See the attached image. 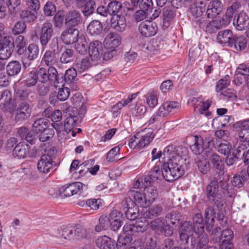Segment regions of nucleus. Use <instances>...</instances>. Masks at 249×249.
<instances>
[{
    "label": "nucleus",
    "mask_w": 249,
    "mask_h": 249,
    "mask_svg": "<svg viewBox=\"0 0 249 249\" xmlns=\"http://www.w3.org/2000/svg\"><path fill=\"white\" fill-rule=\"evenodd\" d=\"M185 167L184 160L177 156L170 161L164 162L161 168L162 177L168 182H173L184 174Z\"/></svg>",
    "instance_id": "1"
},
{
    "label": "nucleus",
    "mask_w": 249,
    "mask_h": 249,
    "mask_svg": "<svg viewBox=\"0 0 249 249\" xmlns=\"http://www.w3.org/2000/svg\"><path fill=\"white\" fill-rule=\"evenodd\" d=\"M194 231L193 223L190 221H185L181 223L179 230V238L184 248L194 249L196 246V239L192 236Z\"/></svg>",
    "instance_id": "2"
},
{
    "label": "nucleus",
    "mask_w": 249,
    "mask_h": 249,
    "mask_svg": "<svg viewBox=\"0 0 249 249\" xmlns=\"http://www.w3.org/2000/svg\"><path fill=\"white\" fill-rule=\"evenodd\" d=\"M36 79L41 83H46L48 81L54 86L59 84V75L56 69L53 67H50L48 69L40 68L35 71Z\"/></svg>",
    "instance_id": "3"
},
{
    "label": "nucleus",
    "mask_w": 249,
    "mask_h": 249,
    "mask_svg": "<svg viewBox=\"0 0 249 249\" xmlns=\"http://www.w3.org/2000/svg\"><path fill=\"white\" fill-rule=\"evenodd\" d=\"M53 35L54 29L53 24L50 21H46L38 28L36 35L39 41L42 50L47 47Z\"/></svg>",
    "instance_id": "4"
},
{
    "label": "nucleus",
    "mask_w": 249,
    "mask_h": 249,
    "mask_svg": "<svg viewBox=\"0 0 249 249\" xmlns=\"http://www.w3.org/2000/svg\"><path fill=\"white\" fill-rule=\"evenodd\" d=\"M50 49L45 52L42 61L47 66L52 67L57 64L59 60L60 49L57 40H53Z\"/></svg>",
    "instance_id": "5"
},
{
    "label": "nucleus",
    "mask_w": 249,
    "mask_h": 249,
    "mask_svg": "<svg viewBox=\"0 0 249 249\" xmlns=\"http://www.w3.org/2000/svg\"><path fill=\"white\" fill-rule=\"evenodd\" d=\"M233 82L238 86L245 84L249 89V66L244 64L239 65L235 71Z\"/></svg>",
    "instance_id": "6"
},
{
    "label": "nucleus",
    "mask_w": 249,
    "mask_h": 249,
    "mask_svg": "<svg viewBox=\"0 0 249 249\" xmlns=\"http://www.w3.org/2000/svg\"><path fill=\"white\" fill-rule=\"evenodd\" d=\"M14 49L13 38L10 36L0 35V57L2 60L7 59Z\"/></svg>",
    "instance_id": "7"
},
{
    "label": "nucleus",
    "mask_w": 249,
    "mask_h": 249,
    "mask_svg": "<svg viewBox=\"0 0 249 249\" xmlns=\"http://www.w3.org/2000/svg\"><path fill=\"white\" fill-rule=\"evenodd\" d=\"M84 186L85 187V185L80 182L65 184L59 189L58 193L55 196L62 198L71 196L83 190Z\"/></svg>",
    "instance_id": "8"
},
{
    "label": "nucleus",
    "mask_w": 249,
    "mask_h": 249,
    "mask_svg": "<svg viewBox=\"0 0 249 249\" xmlns=\"http://www.w3.org/2000/svg\"><path fill=\"white\" fill-rule=\"evenodd\" d=\"M205 159H208L212 164L213 168L218 171L220 175H224V158L217 154L212 151L211 149H207L205 151Z\"/></svg>",
    "instance_id": "9"
},
{
    "label": "nucleus",
    "mask_w": 249,
    "mask_h": 249,
    "mask_svg": "<svg viewBox=\"0 0 249 249\" xmlns=\"http://www.w3.org/2000/svg\"><path fill=\"white\" fill-rule=\"evenodd\" d=\"M32 107L27 102L19 104L15 110V121L16 123H22L29 119L31 115Z\"/></svg>",
    "instance_id": "10"
},
{
    "label": "nucleus",
    "mask_w": 249,
    "mask_h": 249,
    "mask_svg": "<svg viewBox=\"0 0 249 249\" xmlns=\"http://www.w3.org/2000/svg\"><path fill=\"white\" fill-rule=\"evenodd\" d=\"M39 49L38 46L35 44H31L24 50V53L22 54V61L25 68L30 66L31 62L36 59L39 54Z\"/></svg>",
    "instance_id": "11"
},
{
    "label": "nucleus",
    "mask_w": 249,
    "mask_h": 249,
    "mask_svg": "<svg viewBox=\"0 0 249 249\" xmlns=\"http://www.w3.org/2000/svg\"><path fill=\"white\" fill-rule=\"evenodd\" d=\"M123 211L127 219L134 220L139 216V209L131 198H127L123 204Z\"/></svg>",
    "instance_id": "12"
},
{
    "label": "nucleus",
    "mask_w": 249,
    "mask_h": 249,
    "mask_svg": "<svg viewBox=\"0 0 249 249\" xmlns=\"http://www.w3.org/2000/svg\"><path fill=\"white\" fill-rule=\"evenodd\" d=\"M142 36L150 37L154 36L158 31V26L155 22L146 21L141 22L138 28Z\"/></svg>",
    "instance_id": "13"
},
{
    "label": "nucleus",
    "mask_w": 249,
    "mask_h": 249,
    "mask_svg": "<svg viewBox=\"0 0 249 249\" xmlns=\"http://www.w3.org/2000/svg\"><path fill=\"white\" fill-rule=\"evenodd\" d=\"M79 32L75 28L67 27L61 35V39L66 45L72 44L78 39Z\"/></svg>",
    "instance_id": "14"
},
{
    "label": "nucleus",
    "mask_w": 249,
    "mask_h": 249,
    "mask_svg": "<svg viewBox=\"0 0 249 249\" xmlns=\"http://www.w3.org/2000/svg\"><path fill=\"white\" fill-rule=\"evenodd\" d=\"M88 53L91 61L100 59L103 54V47L101 42L94 40L89 45Z\"/></svg>",
    "instance_id": "15"
},
{
    "label": "nucleus",
    "mask_w": 249,
    "mask_h": 249,
    "mask_svg": "<svg viewBox=\"0 0 249 249\" xmlns=\"http://www.w3.org/2000/svg\"><path fill=\"white\" fill-rule=\"evenodd\" d=\"M233 231L230 229L223 230L219 238L220 249H232L233 244L231 240L233 238Z\"/></svg>",
    "instance_id": "16"
},
{
    "label": "nucleus",
    "mask_w": 249,
    "mask_h": 249,
    "mask_svg": "<svg viewBox=\"0 0 249 249\" xmlns=\"http://www.w3.org/2000/svg\"><path fill=\"white\" fill-rule=\"evenodd\" d=\"M55 164L51 156L44 154L41 156L37 163V169L40 172L47 174L53 169Z\"/></svg>",
    "instance_id": "17"
},
{
    "label": "nucleus",
    "mask_w": 249,
    "mask_h": 249,
    "mask_svg": "<svg viewBox=\"0 0 249 249\" xmlns=\"http://www.w3.org/2000/svg\"><path fill=\"white\" fill-rule=\"evenodd\" d=\"M82 17L77 10H71L65 15V24L67 27L75 28L82 20Z\"/></svg>",
    "instance_id": "18"
},
{
    "label": "nucleus",
    "mask_w": 249,
    "mask_h": 249,
    "mask_svg": "<svg viewBox=\"0 0 249 249\" xmlns=\"http://www.w3.org/2000/svg\"><path fill=\"white\" fill-rule=\"evenodd\" d=\"M241 4L239 1L233 2L230 6L228 7L225 15L222 18V20L225 21L226 24H229L233 17L235 18L236 16L241 12Z\"/></svg>",
    "instance_id": "19"
},
{
    "label": "nucleus",
    "mask_w": 249,
    "mask_h": 249,
    "mask_svg": "<svg viewBox=\"0 0 249 249\" xmlns=\"http://www.w3.org/2000/svg\"><path fill=\"white\" fill-rule=\"evenodd\" d=\"M187 153V149L184 147H174L172 145L166 146L164 149L162 155L163 156V159L167 158V161H170L171 160L175 159L176 157L178 156L180 158L183 156L180 154V152Z\"/></svg>",
    "instance_id": "20"
},
{
    "label": "nucleus",
    "mask_w": 249,
    "mask_h": 249,
    "mask_svg": "<svg viewBox=\"0 0 249 249\" xmlns=\"http://www.w3.org/2000/svg\"><path fill=\"white\" fill-rule=\"evenodd\" d=\"M177 8L173 6H165L162 11L163 27L167 28L176 17Z\"/></svg>",
    "instance_id": "21"
},
{
    "label": "nucleus",
    "mask_w": 249,
    "mask_h": 249,
    "mask_svg": "<svg viewBox=\"0 0 249 249\" xmlns=\"http://www.w3.org/2000/svg\"><path fill=\"white\" fill-rule=\"evenodd\" d=\"M146 230L145 226L139 223H136L135 224H125L123 229L125 237L135 235L137 233L142 232ZM129 240V237H128Z\"/></svg>",
    "instance_id": "22"
},
{
    "label": "nucleus",
    "mask_w": 249,
    "mask_h": 249,
    "mask_svg": "<svg viewBox=\"0 0 249 249\" xmlns=\"http://www.w3.org/2000/svg\"><path fill=\"white\" fill-rule=\"evenodd\" d=\"M223 4L219 0H213L209 4L206 13L208 18H213L223 10Z\"/></svg>",
    "instance_id": "23"
},
{
    "label": "nucleus",
    "mask_w": 249,
    "mask_h": 249,
    "mask_svg": "<svg viewBox=\"0 0 249 249\" xmlns=\"http://www.w3.org/2000/svg\"><path fill=\"white\" fill-rule=\"evenodd\" d=\"M247 43L248 41L245 36L234 35L229 47L234 48L237 52H241L246 49Z\"/></svg>",
    "instance_id": "24"
},
{
    "label": "nucleus",
    "mask_w": 249,
    "mask_h": 249,
    "mask_svg": "<svg viewBox=\"0 0 249 249\" xmlns=\"http://www.w3.org/2000/svg\"><path fill=\"white\" fill-rule=\"evenodd\" d=\"M110 26L117 31L123 32L126 27L125 18L121 15H117L115 17H112L110 20Z\"/></svg>",
    "instance_id": "25"
},
{
    "label": "nucleus",
    "mask_w": 249,
    "mask_h": 249,
    "mask_svg": "<svg viewBox=\"0 0 249 249\" xmlns=\"http://www.w3.org/2000/svg\"><path fill=\"white\" fill-rule=\"evenodd\" d=\"M221 194L219 193V183L217 180H212L207 186L206 188V195L208 201L213 200L217 196Z\"/></svg>",
    "instance_id": "26"
},
{
    "label": "nucleus",
    "mask_w": 249,
    "mask_h": 249,
    "mask_svg": "<svg viewBox=\"0 0 249 249\" xmlns=\"http://www.w3.org/2000/svg\"><path fill=\"white\" fill-rule=\"evenodd\" d=\"M233 24L237 30H244L249 25V18L245 13L240 12L235 18H233Z\"/></svg>",
    "instance_id": "27"
},
{
    "label": "nucleus",
    "mask_w": 249,
    "mask_h": 249,
    "mask_svg": "<svg viewBox=\"0 0 249 249\" xmlns=\"http://www.w3.org/2000/svg\"><path fill=\"white\" fill-rule=\"evenodd\" d=\"M121 43L120 36L114 33L108 34L104 40L105 46L107 49H115Z\"/></svg>",
    "instance_id": "28"
},
{
    "label": "nucleus",
    "mask_w": 249,
    "mask_h": 249,
    "mask_svg": "<svg viewBox=\"0 0 249 249\" xmlns=\"http://www.w3.org/2000/svg\"><path fill=\"white\" fill-rule=\"evenodd\" d=\"M30 147L24 142H20L14 147L13 155L18 159H24L29 155Z\"/></svg>",
    "instance_id": "29"
},
{
    "label": "nucleus",
    "mask_w": 249,
    "mask_h": 249,
    "mask_svg": "<svg viewBox=\"0 0 249 249\" xmlns=\"http://www.w3.org/2000/svg\"><path fill=\"white\" fill-rule=\"evenodd\" d=\"M128 196L130 197H133L135 203L139 204L141 207H144L146 206H150L146 197L145 194L134 190H130L128 192Z\"/></svg>",
    "instance_id": "30"
},
{
    "label": "nucleus",
    "mask_w": 249,
    "mask_h": 249,
    "mask_svg": "<svg viewBox=\"0 0 249 249\" xmlns=\"http://www.w3.org/2000/svg\"><path fill=\"white\" fill-rule=\"evenodd\" d=\"M96 244L100 249H115V242L106 235L100 236L96 240Z\"/></svg>",
    "instance_id": "31"
},
{
    "label": "nucleus",
    "mask_w": 249,
    "mask_h": 249,
    "mask_svg": "<svg viewBox=\"0 0 249 249\" xmlns=\"http://www.w3.org/2000/svg\"><path fill=\"white\" fill-rule=\"evenodd\" d=\"M233 36L231 30L226 29L218 32L216 36V40L219 44H224L229 47Z\"/></svg>",
    "instance_id": "32"
},
{
    "label": "nucleus",
    "mask_w": 249,
    "mask_h": 249,
    "mask_svg": "<svg viewBox=\"0 0 249 249\" xmlns=\"http://www.w3.org/2000/svg\"><path fill=\"white\" fill-rule=\"evenodd\" d=\"M195 143L190 146V149L192 152L196 155H200L204 152L205 155V151L209 148H207L204 146L203 138L201 136H196L195 137Z\"/></svg>",
    "instance_id": "33"
},
{
    "label": "nucleus",
    "mask_w": 249,
    "mask_h": 249,
    "mask_svg": "<svg viewBox=\"0 0 249 249\" xmlns=\"http://www.w3.org/2000/svg\"><path fill=\"white\" fill-rule=\"evenodd\" d=\"M163 212V207L160 204H154L150 206L145 212L144 215L146 218L152 219L161 215Z\"/></svg>",
    "instance_id": "34"
},
{
    "label": "nucleus",
    "mask_w": 249,
    "mask_h": 249,
    "mask_svg": "<svg viewBox=\"0 0 249 249\" xmlns=\"http://www.w3.org/2000/svg\"><path fill=\"white\" fill-rule=\"evenodd\" d=\"M215 213L212 207H208L205 211V222L206 229L210 231L214 225Z\"/></svg>",
    "instance_id": "35"
},
{
    "label": "nucleus",
    "mask_w": 249,
    "mask_h": 249,
    "mask_svg": "<svg viewBox=\"0 0 249 249\" xmlns=\"http://www.w3.org/2000/svg\"><path fill=\"white\" fill-rule=\"evenodd\" d=\"M50 121L44 118H36L32 124V131L37 134L49 127Z\"/></svg>",
    "instance_id": "36"
},
{
    "label": "nucleus",
    "mask_w": 249,
    "mask_h": 249,
    "mask_svg": "<svg viewBox=\"0 0 249 249\" xmlns=\"http://www.w3.org/2000/svg\"><path fill=\"white\" fill-rule=\"evenodd\" d=\"M145 179L147 180L149 185L157 180H161L162 178L161 174V168L159 166L155 165L149 172L147 175L144 176Z\"/></svg>",
    "instance_id": "37"
},
{
    "label": "nucleus",
    "mask_w": 249,
    "mask_h": 249,
    "mask_svg": "<svg viewBox=\"0 0 249 249\" xmlns=\"http://www.w3.org/2000/svg\"><path fill=\"white\" fill-rule=\"evenodd\" d=\"M73 227L68 226H63L57 229V236L60 238H63L68 241H73Z\"/></svg>",
    "instance_id": "38"
},
{
    "label": "nucleus",
    "mask_w": 249,
    "mask_h": 249,
    "mask_svg": "<svg viewBox=\"0 0 249 249\" xmlns=\"http://www.w3.org/2000/svg\"><path fill=\"white\" fill-rule=\"evenodd\" d=\"M15 96L19 100L25 102H32L35 100V95L28 90L18 89L15 90Z\"/></svg>",
    "instance_id": "39"
},
{
    "label": "nucleus",
    "mask_w": 249,
    "mask_h": 249,
    "mask_svg": "<svg viewBox=\"0 0 249 249\" xmlns=\"http://www.w3.org/2000/svg\"><path fill=\"white\" fill-rule=\"evenodd\" d=\"M37 11L36 10L26 9L21 10V12L18 15L20 16L21 18L25 22L32 23L37 18Z\"/></svg>",
    "instance_id": "40"
},
{
    "label": "nucleus",
    "mask_w": 249,
    "mask_h": 249,
    "mask_svg": "<svg viewBox=\"0 0 249 249\" xmlns=\"http://www.w3.org/2000/svg\"><path fill=\"white\" fill-rule=\"evenodd\" d=\"M144 193L150 205L155 201L158 196L157 188L151 184L144 188Z\"/></svg>",
    "instance_id": "41"
},
{
    "label": "nucleus",
    "mask_w": 249,
    "mask_h": 249,
    "mask_svg": "<svg viewBox=\"0 0 249 249\" xmlns=\"http://www.w3.org/2000/svg\"><path fill=\"white\" fill-rule=\"evenodd\" d=\"M77 71L76 69L73 68L67 70L64 75H62L61 78H59V83H62L63 80L68 84L73 83L76 80Z\"/></svg>",
    "instance_id": "42"
},
{
    "label": "nucleus",
    "mask_w": 249,
    "mask_h": 249,
    "mask_svg": "<svg viewBox=\"0 0 249 249\" xmlns=\"http://www.w3.org/2000/svg\"><path fill=\"white\" fill-rule=\"evenodd\" d=\"M7 8L11 15L18 16L21 10L20 0H8Z\"/></svg>",
    "instance_id": "43"
},
{
    "label": "nucleus",
    "mask_w": 249,
    "mask_h": 249,
    "mask_svg": "<svg viewBox=\"0 0 249 249\" xmlns=\"http://www.w3.org/2000/svg\"><path fill=\"white\" fill-rule=\"evenodd\" d=\"M78 117L75 115L69 114L64 121V127L66 132H70L74 127L78 125Z\"/></svg>",
    "instance_id": "44"
},
{
    "label": "nucleus",
    "mask_w": 249,
    "mask_h": 249,
    "mask_svg": "<svg viewBox=\"0 0 249 249\" xmlns=\"http://www.w3.org/2000/svg\"><path fill=\"white\" fill-rule=\"evenodd\" d=\"M6 72L8 76H13L18 74L21 69V64L17 61H12L6 67Z\"/></svg>",
    "instance_id": "45"
},
{
    "label": "nucleus",
    "mask_w": 249,
    "mask_h": 249,
    "mask_svg": "<svg viewBox=\"0 0 249 249\" xmlns=\"http://www.w3.org/2000/svg\"><path fill=\"white\" fill-rule=\"evenodd\" d=\"M26 45V40L23 36L19 35L17 37L14 42V48L18 54L21 55L24 53V50L27 48Z\"/></svg>",
    "instance_id": "46"
},
{
    "label": "nucleus",
    "mask_w": 249,
    "mask_h": 249,
    "mask_svg": "<svg viewBox=\"0 0 249 249\" xmlns=\"http://www.w3.org/2000/svg\"><path fill=\"white\" fill-rule=\"evenodd\" d=\"M194 232L196 234L198 232L204 231V223L202 216L200 213H196L193 217Z\"/></svg>",
    "instance_id": "47"
},
{
    "label": "nucleus",
    "mask_w": 249,
    "mask_h": 249,
    "mask_svg": "<svg viewBox=\"0 0 249 249\" xmlns=\"http://www.w3.org/2000/svg\"><path fill=\"white\" fill-rule=\"evenodd\" d=\"M103 31L101 23L98 20H93L90 22L87 27V31L91 35H100Z\"/></svg>",
    "instance_id": "48"
},
{
    "label": "nucleus",
    "mask_w": 249,
    "mask_h": 249,
    "mask_svg": "<svg viewBox=\"0 0 249 249\" xmlns=\"http://www.w3.org/2000/svg\"><path fill=\"white\" fill-rule=\"evenodd\" d=\"M155 137V133L153 132V128L142 136L140 140L138 139V148H142L148 145Z\"/></svg>",
    "instance_id": "49"
},
{
    "label": "nucleus",
    "mask_w": 249,
    "mask_h": 249,
    "mask_svg": "<svg viewBox=\"0 0 249 249\" xmlns=\"http://www.w3.org/2000/svg\"><path fill=\"white\" fill-rule=\"evenodd\" d=\"M164 223L165 221L164 219L162 218H157L150 222L149 227L152 230L162 233Z\"/></svg>",
    "instance_id": "50"
},
{
    "label": "nucleus",
    "mask_w": 249,
    "mask_h": 249,
    "mask_svg": "<svg viewBox=\"0 0 249 249\" xmlns=\"http://www.w3.org/2000/svg\"><path fill=\"white\" fill-rule=\"evenodd\" d=\"M197 242L196 241V249H206L208 246V238L204 231L198 232Z\"/></svg>",
    "instance_id": "51"
},
{
    "label": "nucleus",
    "mask_w": 249,
    "mask_h": 249,
    "mask_svg": "<svg viewBox=\"0 0 249 249\" xmlns=\"http://www.w3.org/2000/svg\"><path fill=\"white\" fill-rule=\"evenodd\" d=\"M92 64L88 57H86L75 64V68L79 72H83L92 66Z\"/></svg>",
    "instance_id": "52"
},
{
    "label": "nucleus",
    "mask_w": 249,
    "mask_h": 249,
    "mask_svg": "<svg viewBox=\"0 0 249 249\" xmlns=\"http://www.w3.org/2000/svg\"><path fill=\"white\" fill-rule=\"evenodd\" d=\"M75 43V50L77 52L82 55L86 54L88 52L89 45L86 39L83 38H79L78 41Z\"/></svg>",
    "instance_id": "53"
},
{
    "label": "nucleus",
    "mask_w": 249,
    "mask_h": 249,
    "mask_svg": "<svg viewBox=\"0 0 249 249\" xmlns=\"http://www.w3.org/2000/svg\"><path fill=\"white\" fill-rule=\"evenodd\" d=\"M109 228V220L107 215L103 214L99 218V224L95 227V230L97 232H100L102 231L107 230Z\"/></svg>",
    "instance_id": "54"
},
{
    "label": "nucleus",
    "mask_w": 249,
    "mask_h": 249,
    "mask_svg": "<svg viewBox=\"0 0 249 249\" xmlns=\"http://www.w3.org/2000/svg\"><path fill=\"white\" fill-rule=\"evenodd\" d=\"M74 58V50L72 49H66L60 57V61L62 63H68L73 61Z\"/></svg>",
    "instance_id": "55"
},
{
    "label": "nucleus",
    "mask_w": 249,
    "mask_h": 249,
    "mask_svg": "<svg viewBox=\"0 0 249 249\" xmlns=\"http://www.w3.org/2000/svg\"><path fill=\"white\" fill-rule=\"evenodd\" d=\"M12 100V95L9 90H4L0 97V106L6 108L10 104Z\"/></svg>",
    "instance_id": "56"
},
{
    "label": "nucleus",
    "mask_w": 249,
    "mask_h": 249,
    "mask_svg": "<svg viewBox=\"0 0 249 249\" xmlns=\"http://www.w3.org/2000/svg\"><path fill=\"white\" fill-rule=\"evenodd\" d=\"M221 27V24L218 21L213 20L207 23L204 30L206 33L212 34L216 33Z\"/></svg>",
    "instance_id": "57"
},
{
    "label": "nucleus",
    "mask_w": 249,
    "mask_h": 249,
    "mask_svg": "<svg viewBox=\"0 0 249 249\" xmlns=\"http://www.w3.org/2000/svg\"><path fill=\"white\" fill-rule=\"evenodd\" d=\"M122 7V3L120 2L113 0L107 5V12H109L110 15L117 16Z\"/></svg>",
    "instance_id": "58"
},
{
    "label": "nucleus",
    "mask_w": 249,
    "mask_h": 249,
    "mask_svg": "<svg viewBox=\"0 0 249 249\" xmlns=\"http://www.w3.org/2000/svg\"><path fill=\"white\" fill-rule=\"evenodd\" d=\"M35 71H31L25 77L23 83L25 87H31L35 86L37 82V79Z\"/></svg>",
    "instance_id": "59"
},
{
    "label": "nucleus",
    "mask_w": 249,
    "mask_h": 249,
    "mask_svg": "<svg viewBox=\"0 0 249 249\" xmlns=\"http://www.w3.org/2000/svg\"><path fill=\"white\" fill-rule=\"evenodd\" d=\"M73 241L83 239L87 236V230L82 226L73 228Z\"/></svg>",
    "instance_id": "60"
},
{
    "label": "nucleus",
    "mask_w": 249,
    "mask_h": 249,
    "mask_svg": "<svg viewBox=\"0 0 249 249\" xmlns=\"http://www.w3.org/2000/svg\"><path fill=\"white\" fill-rule=\"evenodd\" d=\"M54 135V131L52 128H47L40 132L39 140L42 142H45L51 139Z\"/></svg>",
    "instance_id": "61"
},
{
    "label": "nucleus",
    "mask_w": 249,
    "mask_h": 249,
    "mask_svg": "<svg viewBox=\"0 0 249 249\" xmlns=\"http://www.w3.org/2000/svg\"><path fill=\"white\" fill-rule=\"evenodd\" d=\"M120 148L119 146H115L112 148L107 155V161L112 162L117 161L118 160L121 159V158L118 157V154L120 151Z\"/></svg>",
    "instance_id": "62"
},
{
    "label": "nucleus",
    "mask_w": 249,
    "mask_h": 249,
    "mask_svg": "<svg viewBox=\"0 0 249 249\" xmlns=\"http://www.w3.org/2000/svg\"><path fill=\"white\" fill-rule=\"evenodd\" d=\"M181 216L179 212L174 211L168 213L165 217L171 224L173 225H177L179 223Z\"/></svg>",
    "instance_id": "63"
},
{
    "label": "nucleus",
    "mask_w": 249,
    "mask_h": 249,
    "mask_svg": "<svg viewBox=\"0 0 249 249\" xmlns=\"http://www.w3.org/2000/svg\"><path fill=\"white\" fill-rule=\"evenodd\" d=\"M231 143L227 141H225L219 144L217 150L221 154L228 155L231 153Z\"/></svg>",
    "instance_id": "64"
}]
</instances>
